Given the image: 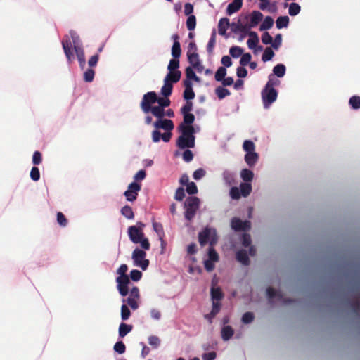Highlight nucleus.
Returning a JSON list of instances; mask_svg holds the SVG:
<instances>
[{"label": "nucleus", "instance_id": "41", "mask_svg": "<svg viewBox=\"0 0 360 360\" xmlns=\"http://www.w3.org/2000/svg\"><path fill=\"white\" fill-rule=\"evenodd\" d=\"M215 94L220 100L231 94L229 90L222 86L217 87Z\"/></svg>", "mask_w": 360, "mask_h": 360}, {"label": "nucleus", "instance_id": "43", "mask_svg": "<svg viewBox=\"0 0 360 360\" xmlns=\"http://www.w3.org/2000/svg\"><path fill=\"white\" fill-rule=\"evenodd\" d=\"M193 67H187L186 69V80H190L193 79L195 82L200 81V78L195 75V72H194Z\"/></svg>", "mask_w": 360, "mask_h": 360}, {"label": "nucleus", "instance_id": "22", "mask_svg": "<svg viewBox=\"0 0 360 360\" xmlns=\"http://www.w3.org/2000/svg\"><path fill=\"white\" fill-rule=\"evenodd\" d=\"M263 15L261 12L254 11L250 15V25L252 27H255L258 23L262 20Z\"/></svg>", "mask_w": 360, "mask_h": 360}, {"label": "nucleus", "instance_id": "45", "mask_svg": "<svg viewBox=\"0 0 360 360\" xmlns=\"http://www.w3.org/2000/svg\"><path fill=\"white\" fill-rule=\"evenodd\" d=\"M274 56V52L273 51V50L271 48L267 47L265 49V50L262 54V60L264 62H267V61L271 60Z\"/></svg>", "mask_w": 360, "mask_h": 360}, {"label": "nucleus", "instance_id": "33", "mask_svg": "<svg viewBox=\"0 0 360 360\" xmlns=\"http://www.w3.org/2000/svg\"><path fill=\"white\" fill-rule=\"evenodd\" d=\"M153 231L158 234L159 238H165V233L163 229V226L161 223L153 221Z\"/></svg>", "mask_w": 360, "mask_h": 360}, {"label": "nucleus", "instance_id": "4", "mask_svg": "<svg viewBox=\"0 0 360 360\" xmlns=\"http://www.w3.org/2000/svg\"><path fill=\"white\" fill-rule=\"evenodd\" d=\"M198 240L201 246H204L208 243L210 246H214L217 242L216 230L209 227L205 228L198 233Z\"/></svg>", "mask_w": 360, "mask_h": 360}, {"label": "nucleus", "instance_id": "13", "mask_svg": "<svg viewBox=\"0 0 360 360\" xmlns=\"http://www.w3.org/2000/svg\"><path fill=\"white\" fill-rule=\"evenodd\" d=\"M172 136V131H166L162 134L159 130H154L152 132V140L154 143H158L162 139L164 142L167 143L170 141Z\"/></svg>", "mask_w": 360, "mask_h": 360}, {"label": "nucleus", "instance_id": "39", "mask_svg": "<svg viewBox=\"0 0 360 360\" xmlns=\"http://www.w3.org/2000/svg\"><path fill=\"white\" fill-rule=\"evenodd\" d=\"M274 20L271 16H266L259 27V30H266L272 27Z\"/></svg>", "mask_w": 360, "mask_h": 360}, {"label": "nucleus", "instance_id": "6", "mask_svg": "<svg viewBox=\"0 0 360 360\" xmlns=\"http://www.w3.org/2000/svg\"><path fill=\"white\" fill-rule=\"evenodd\" d=\"M146 252L139 248H136L132 252V259L136 266L140 267L143 271L148 269L149 260L146 259Z\"/></svg>", "mask_w": 360, "mask_h": 360}, {"label": "nucleus", "instance_id": "10", "mask_svg": "<svg viewBox=\"0 0 360 360\" xmlns=\"http://www.w3.org/2000/svg\"><path fill=\"white\" fill-rule=\"evenodd\" d=\"M141 186L137 182H131L127 189V191L124 193V195L127 199V200L129 202H133L136 200L139 191H141Z\"/></svg>", "mask_w": 360, "mask_h": 360}, {"label": "nucleus", "instance_id": "64", "mask_svg": "<svg viewBox=\"0 0 360 360\" xmlns=\"http://www.w3.org/2000/svg\"><path fill=\"white\" fill-rule=\"evenodd\" d=\"M349 305L354 311V313L358 314L360 311V300L358 299L353 300L349 302Z\"/></svg>", "mask_w": 360, "mask_h": 360}, {"label": "nucleus", "instance_id": "38", "mask_svg": "<svg viewBox=\"0 0 360 360\" xmlns=\"http://www.w3.org/2000/svg\"><path fill=\"white\" fill-rule=\"evenodd\" d=\"M211 297L213 301L220 302L224 297L220 288H212L211 289Z\"/></svg>", "mask_w": 360, "mask_h": 360}, {"label": "nucleus", "instance_id": "15", "mask_svg": "<svg viewBox=\"0 0 360 360\" xmlns=\"http://www.w3.org/2000/svg\"><path fill=\"white\" fill-rule=\"evenodd\" d=\"M187 57L188 62L193 68L196 69L198 72H201L202 70L203 67L200 62L198 53L187 54Z\"/></svg>", "mask_w": 360, "mask_h": 360}, {"label": "nucleus", "instance_id": "51", "mask_svg": "<svg viewBox=\"0 0 360 360\" xmlns=\"http://www.w3.org/2000/svg\"><path fill=\"white\" fill-rule=\"evenodd\" d=\"M95 71L92 68L87 69L84 73V80L86 82H91L94 80Z\"/></svg>", "mask_w": 360, "mask_h": 360}, {"label": "nucleus", "instance_id": "2", "mask_svg": "<svg viewBox=\"0 0 360 360\" xmlns=\"http://www.w3.org/2000/svg\"><path fill=\"white\" fill-rule=\"evenodd\" d=\"M128 270L127 264H122L117 270V274L119 275L116 278L117 288L119 293L125 297L129 293L128 285L130 283L129 277L126 274Z\"/></svg>", "mask_w": 360, "mask_h": 360}, {"label": "nucleus", "instance_id": "1", "mask_svg": "<svg viewBox=\"0 0 360 360\" xmlns=\"http://www.w3.org/2000/svg\"><path fill=\"white\" fill-rule=\"evenodd\" d=\"M178 131L180 136L176 139V146L180 149L193 148L196 134L195 127H178Z\"/></svg>", "mask_w": 360, "mask_h": 360}, {"label": "nucleus", "instance_id": "36", "mask_svg": "<svg viewBox=\"0 0 360 360\" xmlns=\"http://www.w3.org/2000/svg\"><path fill=\"white\" fill-rule=\"evenodd\" d=\"M289 24V18L287 15L280 16L276 19V25L278 29L287 27Z\"/></svg>", "mask_w": 360, "mask_h": 360}, {"label": "nucleus", "instance_id": "28", "mask_svg": "<svg viewBox=\"0 0 360 360\" xmlns=\"http://www.w3.org/2000/svg\"><path fill=\"white\" fill-rule=\"evenodd\" d=\"M139 299L129 296L127 299H122L123 304L127 303L132 310H136L139 307Z\"/></svg>", "mask_w": 360, "mask_h": 360}, {"label": "nucleus", "instance_id": "46", "mask_svg": "<svg viewBox=\"0 0 360 360\" xmlns=\"http://www.w3.org/2000/svg\"><path fill=\"white\" fill-rule=\"evenodd\" d=\"M186 27L188 30L193 31L196 26V18L193 15H191L186 20Z\"/></svg>", "mask_w": 360, "mask_h": 360}, {"label": "nucleus", "instance_id": "49", "mask_svg": "<svg viewBox=\"0 0 360 360\" xmlns=\"http://www.w3.org/2000/svg\"><path fill=\"white\" fill-rule=\"evenodd\" d=\"M223 179L227 185H231L234 182L233 173L227 170L224 171L223 172Z\"/></svg>", "mask_w": 360, "mask_h": 360}, {"label": "nucleus", "instance_id": "24", "mask_svg": "<svg viewBox=\"0 0 360 360\" xmlns=\"http://www.w3.org/2000/svg\"><path fill=\"white\" fill-rule=\"evenodd\" d=\"M248 35L250 36V38L247 41L248 48L250 49H253L256 48L259 43L258 35L255 32L253 31L249 32Z\"/></svg>", "mask_w": 360, "mask_h": 360}, {"label": "nucleus", "instance_id": "8", "mask_svg": "<svg viewBox=\"0 0 360 360\" xmlns=\"http://www.w3.org/2000/svg\"><path fill=\"white\" fill-rule=\"evenodd\" d=\"M157 94L155 91H150L146 94L141 101V108L143 111L146 113L150 112V109H151V105L156 103L157 101Z\"/></svg>", "mask_w": 360, "mask_h": 360}, {"label": "nucleus", "instance_id": "52", "mask_svg": "<svg viewBox=\"0 0 360 360\" xmlns=\"http://www.w3.org/2000/svg\"><path fill=\"white\" fill-rule=\"evenodd\" d=\"M208 260L217 262L219 261V255L213 246H210L208 250Z\"/></svg>", "mask_w": 360, "mask_h": 360}, {"label": "nucleus", "instance_id": "26", "mask_svg": "<svg viewBox=\"0 0 360 360\" xmlns=\"http://www.w3.org/2000/svg\"><path fill=\"white\" fill-rule=\"evenodd\" d=\"M181 73L179 70L176 71H169L168 74L165 77V79H167V81L169 82H171V84L176 83L179 81L181 78Z\"/></svg>", "mask_w": 360, "mask_h": 360}, {"label": "nucleus", "instance_id": "12", "mask_svg": "<svg viewBox=\"0 0 360 360\" xmlns=\"http://www.w3.org/2000/svg\"><path fill=\"white\" fill-rule=\"evenodd\" d=\"M153 126L155 127V130L159 129H164L165 131H172L174 128V124L172 120L169 119H158L153 123Z\"/></svg>", "mask_w": 360, "mask_h": 360}, {"label": "nucleus", "instance_id": "19", "mask_svg": "<svg viewBox=\"0 0 360 360\" xmlns=\"http://www.w3.org/2000/svg\"><path fill=\"white\" fill-rule=\"evenodd\" d=\"M236 259L245 266H248L250 264L248 254L244 249L239 250L236 252Z\"/></svg>", "mask_w": 360, "mask_h": 360}, {"label": "nucleus", "instance_id": "34", "mask_svg": "<svg viewBox=\"0 0 360 360\" xmlns=\"http://www.w3.org/2000/svg\"><path fill=\"white\" fill-rule=\"evenodd\" d=\"M216 44V32L214 30L211 34L210 38L207 45V51L209 54H212L213 53L214 47Z\"/></svg>", "mask_w": 360, "mask_h": 360}, {"label": "nucleus", "instance_id": "40", "mask_svg": "<svg viewBox=\"0 0 360 360\" xmlns=\"http://www.w3.org/2000/svg\"><path fill=\"white\" fill-rule=\"evenodd\" d=\"M150 112L158 119L163 118L165 116V110L160 106H153L150 109Z\"/></svg>", "mask_w": 360, "mask_h": 360}, {"label": "nucleus", "instance_id": "14", "mask_svg": "<svg viewBox=\"0 0 360 360\" xmlns=\"http://www.w3.org/2000/svg\"><path fill=\"white\" fill-rule=\"evenodd\" d=\"M62 46H63V49L64 50L65 56L68 59V63H70L72 61V60L74 59V55H73L72 52L71 51V49L72 46V42L68 38V37H67L65 39H63L62 41Z\"/></svg>", "mask_w": 360, "mask_h": 360}, {"label": "nucleus", "instance_id": "29", "mask_svg": "<svg viewBox=\"0 0 360 360\" xmlns=\"http://www.w3.org/2000/svg\"><path fill=\"white\" fill-rule=\"evenodd\" d=\"M173 85L171 82H169L167 79H164V85L161 88V94L165 97L169 96L172 93Z\"/></svg>", "mask_w": 360, "mask_h": 360}, {"label": "nucleus", "instance_id": "11", "mask_svg": "<svg viewBox=\"0 0 360 360\" xmlns=\"http://www.w3.org/2000/svg\"><path fill=\"white\" fill-rule=\"evenodd\" d=\"M231 227L235 231H245L250 229L249 221H243L238 217H233L231 220Z\"/></svg>", "mask_w": 360, "mask_h": 360}, {"label": "nucleus", "instance_id": "44", "mask_svg": "<svg viewBox=\"0 0 360 360\" xmlns=\"http://www.w3.org/2000/svg\"><path fill=\"white\" fill-rule=\"evenodd\" d=\"M301 11L300 6L297 3H291L289 6L288 13L291 16H295L300 13Z\"/></svg>", "mask_w": 360, "mask_h": 360}, {"label": "nucleus", "instance_id": "37", "mask_svg": "<svg viewBox=\"0 0 360 360\" xmlns=\"http://www.w3.org/2000/svg\"><path fill=\"white\" fill-rule=\"evenodd\" d=\"M239 188L240 190L241 195L247 197L252 191V185L250 183H241Z\"/></svg>", "mask_w": 360, "mask_h": 360}, {"label": "nucleus", "instance_id": "42", "mask_svg": "<svg viewBox=\"0 0 360 360\" xmlns=\"http://www.w3.org/2000/svg\"><path fill=\"white\" fill-rule=\"evenodd\" d=\"M229 53L233 58H238L243 53V49L240 46H233L230 48Z\"/></svg>", "mask_w": 360, "mask_h": 360}, {"label": "nucleus", "instance_id": "35", "mask_svg": "<svg viewBox=\"0 0 360 360\" xmlns=\"http://www.w3.org/2000/svg\"><path fill=\"white\" fill-rule=\"evenodd\" d=\"M121 214L127 219H133L134 218V213L132 208L129 205H124L121 209Z\"/></svg>", "mask_w": 360, "mask_h": 360}, {"label": "nucleus", "instance_id": "59", "mask_svg": "<svg viewBox=\"0 0 360 360\" xmlns=\"http://www.w3.org/2000/svg\"><path fill=\"white\" fill-rule=\"evenodd\" d=\"M252 56L249 53H243L240 60V64L241 66H246L251 61Z\"/></svg>", "mask_w": 360, "mask_h": 360}, {"label": "nucleus", "instance_id": "23", "mask_svg": "<svg viewBox=\"0 0 360 360\" xmlns=\"http://www.w3.org/2000/svg\"><path fill=\"white\" fill-rule=\"evenodd\" d=\"M183 122L179 125V127L184 126L185 127H194L192 124L195 121V115L191 112L182 114Z\"/></svg>", "mask_w": 360, "mask_h": 360}, {"label": "nucleus", "instance_id": "61", "mask_svg": "<svg viewBox=\"0 0 360 360\" xmlns=\"http://www.w3.org/2000/svg\"><path fill=\"white\" fill-rule=\"evenodd\" d=\"M282 43V35L281 34H277L274 38V40H272V43L271 44L272 47L277 50L281 46Z\"/></svg>", "mask_w": 360, "mask_h": 360}, {"label": "nucleus", "instance_id": "62", "mask_svg": "<svg viewBox=\"0 0 360 360\" xmlns=\"http://www.w3.org/2000/svg\"><path fill=\"white\" fill-rule=\"evenodd\" d=\"M182 158L186 162H190L193 159V153L191 150L187 148L184 151L182 154Z\"/></svg>", "mask_w": 360, "mask_h": 360}, {"label": "nucleus", "instance_id": "55", "mask_svg": "<svg viewBox=\"0 0 360 360\" xmlns=\"http://www.w3.org/2000/svg\"><path fill=\"white\" fill-rule=\"evenodd\" d=\"M148 343L153 348L156 349L160 345V339L156 335H150L148 337Z\"/></svg>", "mask_w": 360, "mask_h": 360}, {"label": "nucleus", "instance_id": "5", "mask_svg": "<svg viewBox=\"0 0 360 360\" xmlns=\"http://www.w3.org/2000/svg\"><path fill=\"white\" fill-rule=\"evenodd\" d=\"M264 108L267 109L275 102L278 97V91L271 87V84H266L261 92Z\"/></svg>", "mask_w": 360, "mask_h": 360}, {"label": "nucleus", "instance_id": "18", "mask_svg": "<svg viewBox=\"0 0 360 360\" xmlns=\"http://www.w3.org/2000/svg\"><path fill=\"white\" fill-rule=\"evenodd\" d=\"M75 51L79 62V65L81 69H84L86 65V59L84 51L83 49L79 46H75Z\"/></svg>", "mask_w": 360, "mask_h": 360}, {"label": "nucleus", "instance_id": "3", "mask_svg": "<svg viewBox=\"0 0 360 360\" xmlns=\"http://www.w3.org/2000/svg\"><path fill=\"white\" fill-rule=\"evenodd\" d=\"M200 205V200L198 197L189 196L186 198L184 208V217L187 221H192Z\"/></svg>", "mask_w": 360, "mask_h": 360}, {"label": "nucleus", "instance_id": "47", "mask_svg": "<svg viewBox=\"0 0 360 360\" xmlns=\"http://www.w3.org/2000/svg\"><path fill=\"white\" fill-rule=\"evenodd\" d=\"M226 75V70L224 67H219L215 72V79L217 82H221Z\"/></svg>", "mask_w": 360, "mask_h": 360}, {"label": "nucleus", "instance_id": "16", "mask_svg": "<svg viewBox=\"0 0 360 360\" xmlns=\"http://www.w3.org/2000/svg\"><path fill=\"white\" fill-rule=\"evenodd\" d=\"M179 35L177 34H174L172 35V39L174 40V43L172 47V55L173 58H179L181 56V44L179 41Z\"/></svg>", "mask_w": 360, "mask_h": 360}, {"label": "nucleus", "instance_id": "7", "mask_svg": "<svg viewBox=\"0 0 360 360\" xmlns=\"http://www.w3.org/2000/svg\"><path fill=\"white\" fill-rule=\"evenodd\" d=\"M137 225L139 226L138 228L136 226H131L128 228V235L131 241L134 243H139L140 239L143 238L144 233L142 231V228L144 227V224L142 222H138Z\"/></svg>", "mask_w": 360, "mask_h": 360}, {"label": "nucleus", "instance_id": "25", "mask_svg": "<svg viewBox=\"0 0 360 360\" xmlns=\"http://www.w3.org/2000/svg\"><path fill=\"white\" fill-rule=\"evenodd\" d=\"M242 2H238V1H233L230 3L226 8V14L231 15L234 13L240 10L242 6Z\"/></svg>", "mask_w": 360, "mask_h": 360}, {"label": "nucleus", "instance_id": "20", "mask_svg": "<svg viewBox=\"0 0 360 360\" xmlns=\"http://www.w3.org/2000/svg\"><path fill=\"white\" fill-rule=\"evenodd\" d=\"M244 159H245V161L247 163V165L249 167H252L255 166L256 165V163L257 162L258 159H259V155L257 153H255L254 151L252 153H246L245 155Z\"/></svg>", "mask_w": 360, "mask_h": 360}, {"label": "nucleus", "instance_id": "27", "mask_svg": "<svg viewBox=\"0 0 360 360\" xmlns=\"http://www.w3.org/2000/svg\"><path fill=\"white\" fill-rule=\"evenodd\" d=\"M233 334V329L230 326H226L221 328V335L224 341L230 340Z\"/></svg>", "mask_w": 360, "mask_h": 360}, {"label": "nucleus", "instance_id": "57", "mask_svg": "<svg viewBox=\"0 0 360 360\" xmlns=\"http://www.w3.org/2000/svg\"><path fill=\"white\" fill-rule=\"evenodd\" d=\"M186 191L189 195L196 194L198 191L196 184L194 182H189L186 185Z\"/></svg>", "mask_w": 360, "mask_h": 360}, {"label": "nucleus", "instance_id": "9", "mask_svg": "<svg viewBox=\"0 0 360 360\" xmlns=\"http://www.w3.org/2000/svg\"><path fill=\"white\" fill-rule=\"evenodd\" d=\"M266 294L269 297V301L270 303H272V300L274 298H276L278 301H280L283 304H288L293 303L295 302L294 300L290 298H284L282 293L280 291H276L273 288L269 287L266 289Z\"/></svg>", "mask_w": 360, "mask_h": 360}, {"label": "nucleus", "instance_id": "56", "mask_svg": "<svg viewBox=\"0 0 360 360\" xmlns=\"http://www.w3.org/2000/svg\"><path fill=\"white\" fill-rule=\"evenodd\" d=\"M113 349L115 352L122 354L125 352L126 346L122 341H118L115 344Z\"/></svg>", "mask_w": 360, "mask_h": 360}, {"label": "nucleus", "instance_id": "60", "mask_svg": "<svg viewBox=\"0 0 360 360\" xmlns=\"http://www.w3.org/2000/svg\"><path fill=\"white\" fill-rule=\"evenodd\" d=\"M141 277L142 273L139 270L133 269L131 271L129 279L131 278L133 281H139Z\"/></svg>", "mask_w": 360, "mask_h": 360}, {"label": "nucleus", "instance_id": "17", "mask_svg": "<svg viewBox=\"0 0 360 360\" xmlns=\"http://www.w3.org/2000/svg\"><path fill=\"white\" fill-rule=\"evenodd\" d=\"M184 85L185 86L184 98L186 101L193 99L195 98V93L192 88V82L190 80H184Z\"/></svg>", "mask_w": 360, "mask_h": 360}, {"label": "nucleus", "instance_id": "50", "mask_svg": "<svg viewBox=\"0 0 360 360\" xmlns=\"http://www.w3.org/2000/svg\"><path fill=\"white\" fill-rule=\"evenodd\" d=\"M131 316V311L128 306L123 304L121 307V319L122 321H127Z\"/></svg>", "mask_w": 360, "mask_h": 360}, {"label": "nucleus", "instance_id": "30", "mask_svg": "<svg viewBox=\"0 0 360 360\" xmlns=\"http://www.w3.org/2000/svg\"><path fill=\"white\" fill-rule=\"evenodd\" d=\"M286 68L283 64H277L273 68L274 76L276 75L278 77H283L285 74Z\"/></svg>", "mask_w": 360, "mask_h": 360}, {"label": "nucleus", "instance_id": "63", "mask_svg": "<svg viewBox=\"0 0 360 360\" xmlns=\"http://www.w3.org/2000/svg\"><path fill=\"white\" fill-rule=\"evenodd\" d=\"M205 170L202 168H199L193 172V177L195 180L198 181L203 178L205 176Z\"/></svg>", "mask_w": 360, "mask_h": 360}, {"label": "nucleus", "instance_id": "31", "mask_svg": "<svg viewBox=\"0 0 360 360\" xmlns=\"http://www.w3.org/2000/svg\"><path fill=\"white\" fill-rule=\"evenodd\" d=\"M240 176L245 183H250L253 179L254 174L248 169H243L240 172Z\"/></svg>", "mask_w": 360, "mask_h": 360}, {"label": "nucleus", "instance_id": "32", "mask_svg": "<svg viewBox=\"0 0 360 360\" xmlns=\"http://www.w3.org/2000/svg\"><path fill=\"white\" fill-rule=\"evenodd\" d=\"M132 326L126 324L124 323H122L119 327V336L120 338H124L127 335L129 332L132 330Z\"/></svg>", "mask_w": 360, "mask_h": 360}, {"label": "nucleus", "instance_id": "54", "mask_svg": "<svg viewBox=\"0 0 360 360\" xmlns=\"http://www.w3.org/2000/svg\"><path fill=\"white\" fill-rule=\"evenodd\" d=\"M243 148L246 153L255 151V144L252 141L245 140L243 142Z\"/></svg>", "mask_w": 360, "mask_h": 360}, {"label": "nucleus", "instance_id": "53", "mask_svg": "<svg viewBox=\"0 0 360 360\" xmlns=\"http://www.w3.org/2000/svg\"><path fill=\"white\" fill-rule=\"evenodd\" d=\"M179 67V58H174L170 60L167 69L169 71H176Z\"/></svg>", "mask_w": 360, "mask_h": 360}, {"label": "nucleus", "instance_id": "58", "mask_svg": "<svg viewBox=\"0 0 360 360\" xmlns=\"http://www.w3.org/2000/svg\"><path fill=\"white\" fill-rule=\"evenodd\" d=\"M254 318H255V316H254L253 313L248 311V312H245L243 315L241 321L243 323L248 324L253 321Z\"/></svg>", "mask_w": 360, "mask_h": 360}, {"label": "nucleus", "instance_id": "48", "mask_svg": "<svg viewBox=\"0 0 360 360\" xmlns=\"http://www.w3.org/2000/svg\"><path fill=\"white\" fill-rule=\"evenodd\" d=\"M349 105L354 110H358L360 108V96H353L350 98L349 101Z\"/></svg>", "mask_w": 360, "mask_h": 360}, {"label": "nucleus", "instance_id": "21", "mask_svg": "<svg viewBox=\"0 0 360 360\" xmlns=\"http://www.w3.org/2000/svg\"><path fill=\"white\" fill-rule=\"evenodd\" d=\"M230 26L229 20L227 18H223L219 20L218 24V32L220 35L224 36L226 30Z\"/></svg>", "mask_w": 360, "mask_h": 360}]
</instances>
